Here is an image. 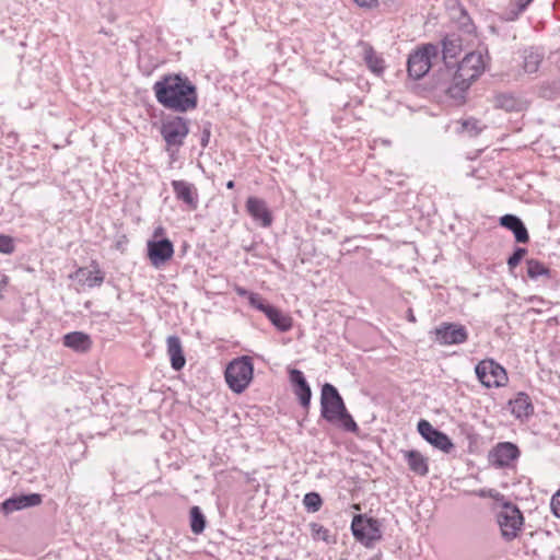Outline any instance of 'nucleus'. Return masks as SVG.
<instances>
[{
  "label": "nucleus",
  "instance_id": "38",
  "mask_svg": "<svg viewBox=\"0 0 560 560\" xmlns=\"http://www.w3.org/2000/svg\"><path fill=\"white\" fill-rule=\"evenodd\" d=\"M479 495L482 498L488 497V498H492L495 500H499L500 498H502V495L497 490H493V489L480 490Z\"/></svg>",
  "mask_w": 560,
  "mask_h": 560
},
{
  "label": "nucleus",
  "instance_id": "24",
  "mask_svg": "<svg viewBox=\"0 0 560 560\" xmlns=\"http://www.w3.org/2000/svg\"><path fill=\"white\" fill-rule=\"evenodd\" d=\"M500 224L512 231L518 243H527L529 241L527 229L517 217L513 214H505L500 218Z\"/></svg>",
  "mask_w": 560,
  "mask_h": 560
},
{
  "label": "nucleus",
  "instance_id": "35",
  "mask_svg": "<svg viewBox=\"0 0 560 560\" xmlns=\"http://www.w3.org/2000/svg\"><path fill=\"white\" fill-rule=\"evenodd\" d=\"M14 252V243L13 238L9 235L1 234L0 235V253L2 254H12Z\"/></svg>",
  "mask_w": 560,
  "mask_h": 560
},
{
  "label": "nucleus",
  "instance_id": "3",
  "mask_svg": "<svg viewBox=\"0 0 560 560\" xmlns=\"http://www.w3.org/2000/svg\"><path fill=\"white\" fill-rule=\"evenodd\" d=\"M489 57L482 51L467 54L458 63L453 77V85L458 91H466L486 70Z\"/></svg>",
  "mask_w": 560,
  "mask_h": 560
},
{
  "label": "nucleus",
  "instance_id": "23",
  "mask_svg": "<svg viewBox=\"0 0 560 560\" xmlns=\"http://www.w3.org/2000/svg\"><path fill=\"white\" fill-rule=\"evenodd\" d=\"M404 458L406 459L409 469L418 475L425 476L429 472V462L419 451L409 450L402 452Z\"/></svg>",
  "mask_w": 560,
  "mask_h": 560
},
{
  "label": "nucleus",
  "instance_id": "15",
  "mask_svg": "<svg viewBox=\"0 0 560 560\" xmlns=\"http://www.w3.org/2000/svg\"><path fill=\"white\" fill-rule=\"evenodd\" d=\"M245 208L252 219L262 228H269L272 224V213L264 199L250 196L246 199Z\"/></svg>",
  "mask_w": 560,
  "mask_h": 560
},
{
  "label": "nucleus",
  "instance_id": "16",
  "mask_svg": "<svg viewBox=\"0 0 560 560\" xmlns=\"http://www.w3.org/2000/svg\"><path fill=\"white\" fill-rule=\"evenodd\" d=\"M92 270L80 267L72 275L71 279L78 280L80 284L88 285L89 288L100 287L105 279L104 272L101 270L97 261L91 262Z\"/></svg>",
  "mask_w": 560,
  "mask_h": 560
},
{
  "label": "nucleus",
  "instance_id": "10",
  "mask_svg": "<svg viewBox=\"0 0 560 560\" xmlns=\"http://www.w3.org/2000/svg\"><path fill=\"white\" fill-rule=\"evenodd\" d=\"M188 132L186 119L178 116L164 121L161 127V133L167 148L183 145Z\"/></svg>",
  "mask_w": 560,
  "mask_h": 560
},
{
  "label": "nucleus",
  "instance_id": "34",
  "mask_svg": "<svg viewBox=\"0 0 560 560\" xmlns=\"http://www.w3.org/2000/svg\"><path fill=\"white\" fill-rule=\"evenodd\" d=\"M248 301L253 307L259 310L264 314L266 313V310L270 307V305L266 304L262 298L257 293L252 292L250 294H248Z\"/></svg>",
  "mask_w": 560,
  "mask_h": 560
},
{
  "label": "nucleus",
  "instance_id": "22",
  "mask_svg": "<svg viewBox=\"0 0 560 560\" xmlns=\"http://www.w3.org/2000/svg\"><path fill=\"white\" fill-rule=\"evenodd\" d=\"M167 342V354L170 357L171 366L175 371H180L185 364L186 359L183 351V346L179 337L170 336L166 340Z\"/></svg>",
  "mask_w": 560,
  "mask_h": 560
},
{
  "label": "nucleus",
  "instance_id": "19",
  "mask_svg": "<svg viewBox=\"0 0 560 560\" xmlns=\"http://www.w3.org/2000/svg\"><path fill=\"white\" fill-rule=\"evenodd\" d=\"M509 408L511 413L521 420L527 419L534 413V405L532 399L524 392L517 393L512 399H510Z\"/></svg>",
  "mask_w": 560,
  "mask_h": 560
},
{
  "label": "nucleus",
  "instance_id": "7",
  "mask_svg": "<svg viewBox=\"0 0 560 560\" xmlns=\"http://www.w3.org/2000/svg\"><path fill=\"white\" fill-rule=\"evenodd\" d=\"M475 374L480 384L487 388H502L509 384L506 370L493 359H483L475 366Z\"/></svg>",
  "mask_w": 560,
  "mask_h": 560
},
{
  "label": "nucleus",
  "instance_id": "32",
  "mask_svg": "<svg viewBox=\"0 0 560 560\" xmlns=\"http://www.w3.org/2000/svg\"><path fill=\"white\" fill-rule=\"evenodd\" d=\"M311 536L314 540H322L327 544L334 542L331 538L330 532L324 525L319 523H311L310 524Z\"/></svg>",
  "mask_w": 560,
  "mask_h": 560
},
{
  "label": "nucleus",
  "instance_id": "30",
  "mask_svg": "<svg viewBox=\"0 0 560 560\" xmlns=\"http://www.w3.org/2000/svg\"><path fill=\"white\" fill-rule=\"evenodd\" d=\"M190 529L194 534L199 535L206 528V517L199 506H192L189 511Z\"/></svg>",
  "mask_w": 560,
  "mask_h": 560
},
{
  "label": "nucleus",
  "instance_id": "17",
  "mask_svg": "<svg viewBox=\"0 0 560 560\" xmlns=\"http://www.w3.org/2000/svg\"><path fill=\"white\" fill-rule=\"evenodd\" d=\"M360 46L361 57L368 69L377 77L383 75L386 69V63L382 55L366 43L360 42Z\"/></svg>",
  "mask_w": 560,
  "mask_h": 560
},
{
  "label": "nucleus",
  "instance_id": "46",
  "mask_svg": "<svg viewBox=\"0 0 560 560\" xmlns=\"http://www.w3.org/2000/svg\"><path fill=\"white\" fill-rule=\"evenodd\" d=\"M355 510H360V506L358 504L354 505Z\"/></svg>",
  "mask_w": 560,
  "mask_h": 560
},
{
  "label": "nucleus",
  "instance_id": "11",
  "mask_svg": "<svg viewBox=\"0 0 560 560\" xmlns=\"http://www.w3.org/2000/svg\"><path fill=\"white\" fill-rule=\"evenodd\" d=\"M174 245L168 238L149 240L147 242V257L154 268H160L174 256Z\"/></svg>",
  "mask_w": 560,
  "mask_h": 560
},
{
  "label": "nucleus",
  "instance_id": "41",
  "mask_svg": "<svg viewBox=\"0 0 560 560\" xmlns=\"http://www.w3.org/2000/svg\"><path fill=\"white\" fill-rule=\"evenodd\" d=\"M165 233L166 231L162 225L156 226L153 231V240L164 238L163 236L165 235Z\"/></svg>",
  "mask_w": 560,
  "mask_h": 560
},
{
  "label": "nucleus",
  "instance_id": "28",
  "mask_svg": "<svg viewBox=\"0 0 560 560\" xmlns=\"http://www.w3.org/2000/svg\"><path fill=\"white\" fill-rule=\"evenodd\" d=\"M520 59H522V68L524 73L536 72L541 62L540 54L533 49L524 50L523 54L520 55Z\"/></svg>",
  "mask_w": 560,
  "mask_h": 560
},
{
  "label": "nucleus",
  "instance_id": "2",
  "mask_svg": "<svg viewBox=\"0 0 560 560\" xmlns=\"http://www.w3.org/2000/svg\"><path fill=\"white\" fill-rule=\"evenodd\" d=\"M322 416L327 421L335 423L349 432H358L359 427L352 419L343 404L338 390L331 384H325L322 388Z\"/></svg>",
  "mask_w": 560,
  "mask_h": 560
},
{
  "label": "nucleus",
  "instance_id": "13",
  "mask_svg": "<svg viewBox=\"0 0 560 560\" xmlns=\"http://www.w3.org/2000/svg\"><path fill=\"white\" fill-rule=\"evenodd\" d=\"M418 431L427 442L444 453H450L454 447L451 439L445 433L433 428L428 420L422 419L418 422Z\"/></svg>",
  "mask_w": 560,
  "mask_h": 560
},
{
  "label": "nucleus",
  "instance_id": "45",
  "mask_svg": "<svg viewBox=\"0 0 560 560\" xmlns=\"http://www.w3.org/2000/svg\"><path fill=\"white\" fill-rule=\"evenodd\" d=\"M226 187H228L229 189H233V188H234V182H233V180H229V182L226 183Z\"/></svg>",
  "mask_w": 560,
  "mask_h": 560
},
{
  "label": "nucleus",
  "instance_id": "29",
  "mask_svg": "<svg viewBox=\"0 0 560 560\" xmlns=\"http://www.w3.org/2000/svg\"><path fill=\"white\" fill-rule=\"evenodd\" d=\"M526 271L527 276L533 280L538 279L539 277L547 279L552 277L550 268L534 258L526 260Z\"/></svg>",
  "mask_w": 560,
  "mask_h": 560
},
{
  "label": "nucleus",
  "instance_id": "1",
  "mask_svg": "<svg viewBox=\"0 0 560 560\" xmlns=\"http://www.w3.org/2000/svg\"><path fill=\"white\" fill-rule=\"evenodd\" d=\"M153 91L158 102L168 109L184 113L197 106L195 85L178 74L164 75L154 83Z\"/></svg>",
  "mask_w": 560,
  "mask_h": 560
},
{
  "label": "nucleus",
  "instance_id": "21",
  "mask_svg": "<svg viewBox=\"0 0 560 560\" xmlns=\"http://www.w3.org/2000/svg\"><path fill=\"white\" fill-rule=\"evenodd\" d=\"M290 381L294 385V393L298 396L301 405L304 408H307L311 402L312 392L311 388L300 370H291L290 371Z\"/></svg>",
  "mask_w": 560,
  "mask_h": 560
},
{
  "label": "nucleus",
  "instance_id": "12",
  "mask_svg": "<svg viewBox=\"0 0 560 560\" xmlns=\"http://www.w3.org/2000/svg\"><path fill=\"white\" fill-rule=\"evenodd\" d=\"M435 341L441 346L460 345L468 339V332L463 325L442 323L434 330Z\"/></svg>",
  "mask_w": 560,
  "mask_h": 560
},
{
  "label": "nucleus",
  "instance_id": "6",
  "mask_svg": "<svg viewBox=\"0 0 560 560\" xmlns=\"http://www.w3.org/2000/svg\"><path fill=\"white\" fill-rule=\"evenodd\" d=\"M351 530L355 540L365 548L374 547L383 538L382 523L374 517L363 514L353 516Z\"/></svg>",
  "mask_w": 560,
  "mask_h": 560
},
{
  "label": "nucleus",
  "instance_id": "31",
  "mask_svg": "<svg viewBox=\"0 0 560 560\" xmlns=\"http://www.w3.org/2000/svg\"><path fill=\"white\" fill-rule=\"evenodd\" d=\"M458 125L460 126L459 131L462 133H466L469 137H475L479 135L483 129L481 122L475 118L463 119L458 121Z\"/></svg>",
  "mask_w": 560,
  "mask_h": 560
},
{
  "label": "nucleus",
  "instance_id": "4",
  "mask_svg": "<svg viewBox=\"0 0 560 560\" xmlns=\"http://www.w3.org/2000/svg\"><path fill=\"white\" fill-rule=\"evenodd\" d=\"M495 522L502 539L511 542L520 538L525 526L523 512L512 502H504L495 513Z\"/></svg>",
  "mask_w": 560,
  "mask_h": 560
},
{
  "label": "nucleus",
  "instance_id": "25",
  "mask_svg": "<svg viewBox=\"0 0 560 560\" xmlns=\"http://www.w3.org/2000/svg\"><path fill=\"white\" fill-rule=\"evenodd\" d=\"M265 315L281 331H288L292 328V318L279 308L271 306L266 310Z\"/></svg>",
  "mask_w": 560,
  "mask_h": 560
},
{
  "label": "nucleus",
  "instance_id": "40",
  "mask_svg": "<svg viewBox=\"0 0 560 560\" xmlns=\"http://www.w3.org/2000/svg\"><path fill=\"white\" fill-rule=\"evenodd\" d=\"M532 1L533 0H516L515 5L517 7V11L514 13L517 15L523 12Z\"/></svg>",
  "mask_w": 560,
  "mask_h": 560
},
{
  "label": "nucleus",
  "instance_id": "44",
  "mask_svg": "<svg viewBox=\"0 0 560 560\" xmlns=\"http://www.w3.org/2000/svg\"><path fill=\"white\" fill-rule=\"evenodd\" d=\"M8 282H9V278H8L7 276H3V277H2V280H1V284H2L3 287H5V285L8 284Z\"/></svg>",
  "mask_w": 560,
  "mask_h": 560
},
{
  "label": "nucleus",
  "instance_id": "9",
  "mask_svg": "<svg viewBox=\"0 0 560 560\" xmlns=\"http://www.w3.org/2000/svg\"><path fill=\"white\" fill-rule=\"evenodd\" d=\"M521 455L517 445L511 442H500L489 452L488 460L495 468H514Z\"/></svg>",
  "mask_w": 560,
  "mask_h": 560
},
{
  "label": "nucleus",
  "instance_id": "18",
  "mask_svg": "<svg viewBox=\"0 0 560 560\" xmlns=\"http://www.w3.org/2000/svg\"><path fill=\"white\" fill-rule=\"evenodd\" d=\"M62 343L78 353H86L92 349L93 341L89 334L83 331L68 332L62 338Z\"/></svg>",
  "mask_w": 560,
  "mask_h": 560
},
{
  "label": "nucleus",
  "instance_id": "37",
  "mask_svg": "<svg viewBox=\"0 0 560 560\" xmlns=\"http://www.w3.org/2000/svg\"><path fill=\"white\" fill-rule=\"evenodd\" d=\"M550 506L553 514L560 518V491L551 498Z\"/></svg>",
  "mask_w": 560,
  "mask_h": 560
},
{
  "label": "nucleus",
  "instance_id": "14",
  "mask_svg": "<svg viewBox=\"0 0 560 560\" xmlns=\"http://www.w3.org/2000/svg\"><path fill=\"white\" fill-rule=\"evenodd\" d=\"M177 200L182 201L187 210L195 211L199 206V194L197 187L184 179H175L171 183Z\"/></svg>",
  "mask_w": 560,
  "mask_h": 560
},
{
  "label": "nucleus",
  "instance_id": "26",
  "mask_svg": "<svg viewBox=\"0 0 560 560\" xmlns=\"http://www.w3.org/2000/svg\"><path fill=\"white\" fill-rule=\"evenodd\" d=\"M495 105L499 108L504 109L505 112L510 113H518L526 109L527 104L525 101L510 94H502L499 95L495 100Z\"/></svg>",
  "mask_w": 560,
  "mask_h": 560
},
{
  "label": "nucleus",
  "instance_id": "33",
  "mask_svg": "<svg viewBox=\"0 0 560 560\" xmlns=\"http://www.w3.org/2000/svg\"><path fill=\"white\" fill-rule=\"evenodd\" d=\"M303 504L307 510L317 512L322 508L323 501L318 493L310 492L304 495Z\"/></svg>",
  "mask_w": 560,
  "mask_h": 560
},
{
  "label": "nucleus",
  "instance_id": "5",
  "mask_svg": "<svg viewBox=\"0 0 560 560\" xmlns=\"http://www.w3.org/2000/svg\"><path fill=\"white\" fill-rule=\"evenodd\" d=\"M229 388L235 394L247 389L254 378V364L250 357L243 355L232 360L224 372Z\"/></svg>",
  "mask_w": 560,
  "mask_h": 560
},
{
  "label": "nucleus",
  "instance_id": "39",
  "mask_svg": "<svg viewBox=\"0 0 560 560\" xmlns=\"http://www.w3.org/2000/svg\"><path fill=\"white\" fill-rule=\"evenodd\" d=\"M532 1L533 0H516L515 5L517 7V11L514 13L517 15L523 12Z\"/></svg>",
  "mask_w": 560,
  "mask_h": 560
},
{
  "label": "nucleus",
  "instance_id": "42",
  "mask_svg": "<svg viewBox=\"0 0 560 560\" xmlns=\"http://www.w3.org/2000/svg\"><path fill=\"white\" fill-rule=\"evenodd\" d=\"M234 291L236 292L237 295H240V296H247V298H248V294L252 293V292H248L246 289H244V288H242L240 285H235Z\"/></svg>",
  "mask_w": 560,
  "mask_h": 560
},
{
  "label": "nucleus",
  "instance_id": "27",
  "mask_svg": "<svg viewBox=\"0 0 560 560\" xmlns=\"http://www.w3.org/2000/svg\"><path fill=\"white\" fill-rule=\"evenodd\" d=\"M463 45L460 37H445L443 42V59L445 63H450L455 60L462 52Z\"/></svg>",
  "mask_w": 560,
  "mask_h": 560
},
{
  "label": "nucleus",
  "instance_id": "43",
  "mask_svg": "<svg viewBox=\"0 0 560 560\" xmlns=\"http://www.w3.org/2000/svg\"><path fill=\"white\" fill-rule=\"evenodd\" d=\"M360 7H371L375 0H353Z\"/></svg>",
  "mask_w": 560,
  "mask_h": 560
},
{
  "label": "nucleus",
  "instance_id": "20",
  "mask_svg": "<svg viewBox=\"0 0 560 560\" xmlns=\"http://www.w3.org/2000/svg\"><path fill=\"white\" fill-rule=\"evenodd\" d=\"M42 503V497L38 493H32L27 495H19L15 498L7 499L2 502L1 509L4 514H10L14 511H19L30 506H37Z\"/></svg>",
  "mask_w": 560,
  "mask_h": 560
},
{
  "label": "nucleus",
  "instance_id": "36",
  "mask_svg": "<svg viewBox=\"0 0 560 560\" xmlns=\"http://www.w3.org/2000/svg\"><path fill=\"white\" fill-rule=\"evenodd\" d=\"M526 249L525 248H517L513 255L508 259V266L511 270H513L514 268H516L518 266V264L521 262V260L524 258V256L526 255Z\"/></svg>",
  "mask_w": 560,
  "mask_h": 560
},
{
  "label": "nucleus",
  "instance_id": "8",
  "mask_svg": "<svg viewBox=\"0 0 560 560\" xmlns=\"http://www.w3.org/2000/svg\"><path fill=\"white\" fill-rule=\"evenodd\" d=\"M438 47L425 44L409 55L407 71L415 80L423 78L432 66V60L438 57Z\"/></svg>",
  "mask_w": 560,
  "mask_h": 560
}]
</instances>
